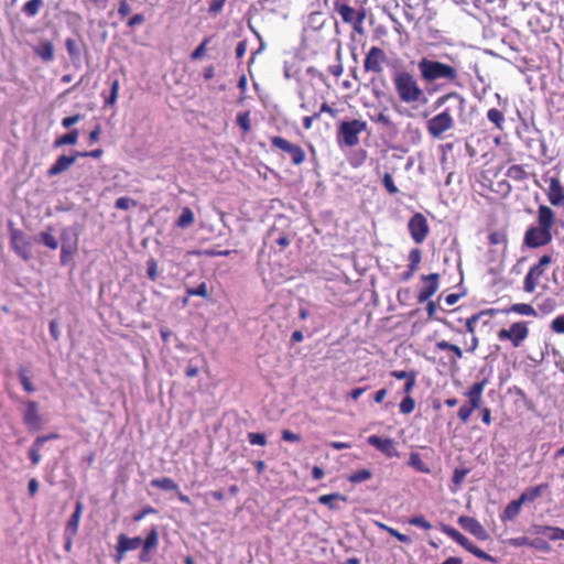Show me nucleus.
I'll return each mask as SVG.
<instances>
[{
    "label": "nucleus",
    "instance_id": "nucleus-1",
    "mask_svg": "<svg viewBox=\"0 0 564 564\" xmlns=\"http://www.w3.org/2000/svg\"><path fill=\"white\" fill-rule=\"evenodd\" d=\"M421 80L429 87L433 86V91L442 87L463 86L459 70L456 66L449 65L437 59L422 57L417 62Z\"/></svg>",
    "mask_w": 564,
    "mask_h": 564
},
{
    "label": "nucleus",
    "instance_id": "nucleus-2",
    "mask_svg": "<svg viewBox=\"0 0 564 564\" xmlns=\"http://www.w3.org/2000/svg\"><path fill=\"white\" fill-rule=\"evenodd\" d=\"M391 82L398 99L405 105L425 104L424 89L419 79L409 70L395 68L391 72Z\"/></svg>",
    "mask_w": 564,
    "mask_h": 564
},
{
    "label": "nucleus",
    "instance_id": "nucleus-3",
    "mask_svg": "<svg viewBox=\"0 0 564 564\" xmlns=\"http://www.w3.org/2000/svg\"><path fill=\"white\" fill-rule=\"evenodd\" d=\"M367 130V122L362 120L344 121L338 128V141L352 148L359 143V134Z\"/></svg>",
    "mask_w": 564,
    "mask_h": 564
},
{
    "label": "nucleus",
    "instance_id": "nucleus-4",
    "mask_svg": "<svg viewBox=\"0 0 564 564\" xmlns=\"http://www.w3.org/2000/svg\"><path fill=\"white\" fill-rule=\"evenodd\" d=\"M455 120L449 111V108H446L442 112L435 115L426 122V130L434 139H442L444 133L454 128Z\"/></svg>",
    "mask_w": 564,
    "mask_h": 564
},
{
    "label": "nucleus",
    "instance_id": "nucleus-5",
    "mask_svg": "<svg viewBox=\"0 0 564 564\" xmlns=\"http://www.w3.org/2000/svg\"><path fill=\"white\" fill-rule=\"evenodd\" d=\"M442 532L452 538L456 543L462 545L465 550L474 554L476 557L489 562H494L491 555L487 554L485 551L480 550L476 545H474L465 535H463L458 530L449 527L442 525Z\"/></svg>",
    "mask_w": 564,
    "mask_h": 564
},
{
    "label": "nucleus",
    "instance_id": "nucleus-6",
    "mask_svg": "<svg viewBox=\"0 0 564 564\" xmlns=\"http://www.w3.org/2000/svg\"><path fill=\"white\" fill-rule=\"evenodd\" d=\"M408 230L415 243H423L430 232L426 217L421 213L414 214L408 223Z\"/></svg>",
    "mask_w": 564,
    "mask_h": 564
},
{
    "label": "nucleus",
    "instance_id": "nucleus-7",
    "mask_svg": "<svg viewBox=\"0 0 564 564\" xmlns=\"http://www.w3.org/2000/svg\"><path fill=\"white\" fill-rule=\"evenodd\" d=\"M271 143L274 148L288 153L294 165H300L305 161V152L300 145L291 143L282 137H273Z\"/></svg>",
    "mask_w": 564,
    "mask_h": 564
},
{
    "label": "nucleus",
    "instance_id": "nucleus-8",
    "mask_svg": "<svg viewBox=\"0 0 564 564\" xmlns=\"http://www.w3.org/2000/svg\"><path fill=\"white\" fill-rule=\"evenodd\" d=\"M386 62L387 55L384 51L378 46H372L366 54L364 68L366 72L380 74L383 72Z\"/></svg>",
    "mask_w": 564,
    "mask_h": 564
},
{
    "label": "nucleus",
    "instance_id": "nucleus-9",
    "mask_svg": "<svg viewBox=\"0 0 564 564\" xmlns=\"http://www.w3.org/2000/svg\"><path fill=\"white\" fill-rule=\"evenodd\" d=\"M529 329L527 324L523 322L513 323L509 329H500L498 332L499 340H510L514 347H519L520 344L528 337Z\"/></svg>",
    "mask_w": 564,
    "mask_h": 564
},
{
    "label": "nucleus",
    "instance_id": "nucleus-10",
    "mask_svg": "<svg viewBox=\"0 0 564 564\" xmlns=\"http://www.w3.org/2000/svg\"><path fill=\"white\" fill-rule=\"evenodd\" d=\"M12 249L23 260L28 261L32 257L31 242L19 229H12L10 232Z\"/></svg>",
    "mask_w": 564,
    "mask_h": 564
},
{
    "label": "nucleus",
    "instance_id": "nucleus-11",
    "mask_svg": "<svg viewBox=\"0 0 564 564\" xmlns=\"http://www.w3.org/2000/svg\"><path fill=\"white\" fill-rule=\"evenodd\" d=\"M23 422L32 431L41 429L43 420L39 412V404L35 401L24 402Z\"/></svg>",
    "mask_w": 564,
    "mask_h": 564
},
{
    "label": "nucleus",
    "instance_id": "nucleus-12",
    "mask_svg": "<svg viewBox=\"0 0 564 564\" xmlns=\"http://www.w3.org/2000/svg\"><path fill=\"white\" fill-rule=\"evenodd\" d=\"M551 239V231L540 226L529 228L524 236V242L531 248L544 246L549 243Z\"/></svg>",
    "mask_w": 564,
    "mask_h": 564
},
{
    "label": "nucleus",
    "instance_id": "nucleus-13",
    "mask_svg": "<svg viewBox=\"0 0 564 564\" xmlns=\"http://www.w3.org/2000/svg\"><path fill=\"white\" fill-rule=\"evenodd\" d=\"M368 444L376 447L387 457H399L395 442L392 438H383L377 435H370L367 440Z\"/></svg>",
    "mask_w": 564,
    "mask_h": 564
},
{
    "label": "nucleus",
    "instance_id": "nucleus-14",
    "mask_svg": "<svg viewBox=\"0 0 564 564\" xmlns=\"http://www.w3.org/2000/svg\"><path fill=\"white\" fill-rule=\"evenodd\" d=\"M438 278L437 273H431L429 275H422L424 285L421 288L417 294L419 303L427 302L438 290Z\"/></svg>",
    "mask_w": 564,
    "mask_h": 564
},
{
    "label": "nucleus",
    "instance_id": "nucleus-15",
    "mask_svg": "<svg viewBox=\"0 0 564 564\" xmlns=\"http://www.w3.org/2000/svg\"><path fill=\"white\" fill-rule=\"evenodd\" d=\"M458 524L467 532L473 534L478 540H487L488 533L481 523L475 518L468 516H460L458 518Z\"/></svg>",
    "mask_w": 564,
    "mask_h": 564
},
{
    "label": "nucleus",
    "instance_id": "nucleus-16",
    "mask_svg": "<svg viewBox=\"0 0 564 564\" xmlns=\"http://www.w3.org/2000/svg\"><path fill=\"white\" fill-rule=\"evenodd\" d=\"M547 198L553 206H564V187L556 177L549 180Z\"/></svg>",
    "mask_w": 564,
    "mask_h": 564
},
{
    "label": "nucleus",
    "instance_id": "nucleus-17",
    "mask_svg": "<svg viewBox=\"0 0 564 564\" xmlns=\"http://www.w3.org/2000/svg\"><path fill=\"white\" fill-rule=\"evenodd\" d=\"M487 384V380H482L480 382H476L471 386V388L465 393V395L468 398V408H470L473 411L480 408L482 402V392Z\"/></svg>",
    "mask_w": 564,
    "mask_h": 564
},
{
    "label": "nucleus",
    "instance_id": "nucleus-18",
    "mask_svg": "<svg viewBox=\"0 0 564 564\" xmlns=\"http://www.w3.org/2000/svg\"><path fill=\"white\" fill-rule=\"evenodd\" d=\"M77 153L72 156L61 155L55 163L48 169V176H56L65 171H67L77 160Z\"/></svg>",
    "mask_w": 564,
    "mask_h": 564
},
{
    "label": "nucleus",
    "instance_id": "nucleus-19",
    "mask_svg": "<svg viewBox=\"0 0 564 564\" xmlns=\"http://www.w3.org/2000/svg\"><path fill=\"white\" fill-rule=\"evenodd\" d=\"M83 512V505L82 502H77L75 506V510L72 513L70 518L68 519L65 529H64V535H75L78 532L79 522L82 518Z\"/></svg>",
    "mask_w": 564,
    "mask_h": 564
},
{
    "label": "nucleus",
    "instance_id": "nucleus-20",
    "mask_svg": "<svg viewBox=\"0 0 564 564\" xmlns=\"http://www.w3.org/2000/svg\"><path fill=\"white\" fill-rule=\"evenodd\" d=\"M335 11L340 15L341 20L347 23L351 24L356 21V19L359 17L361 11L355 10L352 7L348 6L347 3L336 2Z\"/></svg>",
    "mask_w": 564,
    "mask_h": 564
},
{
    "label": "nucleus",
    "instance_id": "nucleus-21",
    "mask_svg": "<svg viewBox=\"0 0 564 564\" xmlns=\"http://www.w3.org/2000/svg\"><path fill=\"white\" fill-rule=\"evenodd\" d=\"M421 259L422 254L420 249L415 248L410 251L408 271L402 276L403 281H408L412 278L413 273L417 270Z\"/></svg>",
    "mask_w": 564,
    "mask_h": 564
},
{
    "label": "nucleus",
    "instance_id": "nucleus-22",
    "mask_svg": "<svg viewBox=\"0 0 564 564\" xmlns=\"http://www.w3.org/2000/svg\"><path fill=\"white\" fill-rule=\"evenodd\" d=\"M117 544H119V546L128 553V552L134 551L141 546L142 538L141 536L130 538L126 534H119L118 539H117Z\"/></svg>",
    "mask_w": 564,
    "mask_h": 564
},
{
    "label": "nucleus",
    "instance_id": "nucleus-23",
    "mask_svg": "<svg viewBox=\"0 0 564 564\" xmlns=\"http://www.w3.org/2000/svg\"><path fill=\"white\" fill-rule=\"evenodd\" d=\"M539 226L551 231L554 223V213L547 206H540L538 209Z\"/></svg>",
    "mask_w": 564,
    "mask_h": 564
},
{
    "label": "nucleus",
    "instance_id": "nucleus-24",
    "mask_svg": "<svg viewBox=\"0 0 564 564\" xmlns=\"http://www.w3.org/2000/svg\"><path fill=\"white\" fill-rule=\"evenodd\" d=\"M522 506V501L519 499L510 501L501 514V520L506 522L516 519L519 516Z\"/></svg>",
    "mask_w": 564,
    "mask_h": 564
},
{
    "label": "nucleus",
    "instance_id": "nucleus-25",
    "mask_svg": "<svg viewBox=\"0 0 564 564\" xmlns=\"http://www.w3.org/2000/svg\"><path fill=\"white\" fill-rule=\"evenodd\" d=\"M195 221V215L189 207H183L181 215L175 220V226L181 229L188 228Z\"/></svg>",
    "mask_w": 564,
    "mask_h": 564
},
{
    "label": "nucleus",
    "instance_id": "nucleus-26",
    "mask_svg": "<svg viewBox=\"0 0 564 564\" xmlns=\"http://www.w3.org/2000/svg\"><path fill=\"white\" fill-rule=\"evenodd\" d=\"M337 501L346 502L347 498L346 496H343L341 494H330V495H323L318 497V502L321 505L327 506L329 509L336 510L339 509V506L336 505Z\"/></svg>",
    "mask_w": 564,
    "mask_h": 564
},
{
    "label": "nucleus",
    "instance_id": "nucleus-27",
    "mask_svg": "<svg viewBox=\"0 0 564 564\" xmlns=\"http://www.w3.org/2000/svg\"><path fill=\"white\" fill-rule=\"evenodd\" d=\"M34 51L44 62H51L54 58V47L48 41L41 42Z\"/></svg>",
    "mask_w": 564,
    "mask_h": 564
},
{
    "label": "nucleus",
    "instance_id": "nucleus-28",
    "mask_svg": "<svg viewBox=\"0 0 564 564\" xmlns=\"http://www.w3.org/2000/svg\"><path fill=\"white\" fill-rule=\"evenodd\" d=\"M150 485L165 491H178V485L170 477L152 479Z\"/></svg>",
    "mask_w": 564,
    "mask_h": 564
},
{
    "label": "nucleus",
    "instance_id": "nucleus-29",
    "mask_svg": "<svg viewBox=\"0 0 564 564\" xmlns=\"http://www.w3.org/2000/svg\"><path fill=\"white\" fill-rule=\"evenodd\" d=\"M545 488H546V485H544V484L529 488L528 490H525L524 492L521 494V496L519 497V500L522 501V505H524L525 502H532L542 495V492Z\"/></svg>",
    "mask_w": 564,
    "mask_h": 564
},
{
    "label": "nucleus",
    "instance_id": "nucleus-30",
    "mask_svg": "<svg viewBox=\"0 0 564 564\" xmlns=\"http://www.w3.org/2000/svg\"><path fill=\"white\" fill-rule=\"evenodd\" d=\"M78 137H79L78 129H73L68 133L57 138L54 141V147L59 148L63 145H74L77 143Z\"/></svg>",
    "mask_w": 564,
    "mask_h": 564
},
{
    "label": "nucleus",
    "instance_id": "nucleus-31",
    "mask_svg": "<svg viewBox=\"0 0 564 564\" xmlns=\"http://www.w3.org/2000/svg\"><path fill=\"white\" fill-rule=\"evenodd\" d=\"M159 545V532L155 525L151 528L144 540H142L141 546L147 550L154 551Z\"/></svg>",
    "mask_w": 564,
    "mask_h": 564
},
{
    "label": "nucleus",
    "instance_id": "nucleus-32",
    "mask_svg": "<svg viewBox=\"0 0 564 564\" xmlns=\"http://www.w3.org/2000/svg\"><path fill=\"white\" fill-rule=\"evenodd\" d=\"M541 275L538 269H530L524 278L523 288L525 292H533L536 288L538 280Z\"/></svg>",
    "mask_w": 564,
    "mask_h": 564
},
{
    "label": "nucleus",
    "instance_id": "nucleus-33",
    "mask_svg": "<svg viewBox=\"0 0 564 564\" xmlns=\"http://www.w3.org/2000/svg\"><path fill=\"white\" fill-rule=\"evenodd\" d=\"M409 465L414 468L415 470L423 473V474H430L431 469L427 466L426 463H424L421 458V455L419 453H411L409 458Z\"/></svg>",
    "mask_w": 564,
    "mask_h": 564
},
{
    "label": "nucleus",
    "instance_id": "nucleus-34",
    "mask_svg": "<svg viewBox=\"0 0 564 564\" xmlns=\"http://www.w3.org/2000/svg\"><path fill=\"white\" fill-rule=\"evenodd\" d=\"M65 232L62 235V247H61V263L66 264L68 258L73 257V254L76 251V245L75 243H68L65 238Z\"/></svg>",
    "mask_w": 564,
    "mask_h": 564
},
{
    "label": "nucleus",
    "instance_id": "nucleus-35",
    "mask_svg": "<svg viewBox=\"0 0 564 564\" xmlns=\"http://www.w3.org/2000/svg\"><path fill=\"white\" fill-rule=\"evenodd\" d=\"M436 348L438 350H451L454 354V358L451 359L452 362H456V359H460L463 357V350L454 344H451L446 340H440L436 343Z\"/></svg>",
    "mask_w": 564,
    "mask_h": 564
},
{
    "label": "nucleus",
    "instance_id": "nucleus-36",
    "mask_svg": "<svg viewBox=\"0 0 564 564\" xmlns=\"http://www.w3.org/2000/svg\"><path fill=\"white\" fill-rule=\"evenodd\" d=\"M507 312H512L524 316H534L536 314L535 310L530 304L525 303L513 304L509 310H507Z\"/></svg>",
    "mask_w": 564,
    "mask_h": 564
},
{
    "label": "nucleus",
    "instance_id": "nucleus-37",
    "mask_svg": "<svg viewBox=\"0 0 564 564\" xmlns=\"http://www.w3.org/2000/svg\"><path fill=\"white\" fill-rule=\"evenodd\" d=\"M487 119L492 122L496 128L502 129V124L505 122L503 113L497 108H490L487 111Z\"/></svg>",
    "mask_w": 564,
    "mask_h": 564
},
{
    "label": "nucleus",
    "instance_id": "nucleus-38",
    "mask_svg": "<svg viewBox=\"0 0 564 564\" xmlns=\"http://www.w3.org/2000/svg\"><path fill=\"white\" fill-rule=\"evenodd\" d=\"M372 474L369 469H360L348 476V481L351 484H361L371 478Z\"/></svg>",
    "mask_w": 564,
    "mask_h": 564
},
{
    "label": "nucleus",
    "instance_id": "nucleus-39",
    "mask_svg": "<svg viewBox=\"0 0 564 564\" xmlns=\"http://www.w3.org/2000/svg\"><path fill=\"white\" fill-rule=\"evenodd\" d=\"M42 4H43V0H30L26 3H24L22 10L26 15L35 17L39 13Z\"/></svg>",
    "mask_w": 564,
    "mask_h": 564
},
{
    "label": "nucleus",
    "instance_id": "nucleus-40",
    "mask_svg": "<svg viewBox=\"0 0 564 564\" xmlns=\"http://www.w3.org/2000/svg\"><path fill=\"white\" fill-rule=\"evenodd\" d=\"M379 527L382 530L387 531L390 535L394 536L399 542H402V543H405V544H410L412 542L411 539L408 535L399 532L398 530H395V529H393L391 527H388V525L382 524V523H380Z\"/></svg>",
    "mask_w": 564,
    "mask_h": 564
},
{
    "label": "nucleus",
    "instance_id": "nucleus-41",
    "mask_svg": "<svg viewBox=\"0 0 564 564\" xmlns=\"http://www.w3.org/2000/svg\"><path fill=\"white\" fill-rule=\"evenodd\" d=\"M40 239H41V242L44 246H46L47 248H50L52 250H55L58 247L57 239L52 234H50L48 231L41 232L40 234Z\"/></svg>",
    "mask_w": 564,
    "mask_h": 564
},
{
    "label": "nucleus",
    "instance_id": "nucleus-42",
    "mask_svg": "<svg viewBox=\"0 0 564 564\" xmlns=\"http://www.w3.org/2000/svg\"><path fill=\"white\" fill-rule=\"evenodd\" d=\"M19 379H20V382H21L23 389L26 392L32 393V392L35 391V387L33 386V383L31 382L30 378L28 377L26 369H20L19 370Z\"/></svg>",
    "mask_w": 564,
    "mask_h": 564
},
{
    "label": "nucleus",
    "instance_id": "nucleus-43",
    "mask_svg": "<svg viewBox=\"0 0 564 564\" xmlns=\"http://www.w3.org/2000/svg\"><path fill=\"white\" fill-rule=\"evenodd\" d=\"M209 41L210 37L204 39V41L192 52L191 58L193 61L199 59L205 55Z\"/></svg>",
    "mask_w": 564,
    "mask_h": 564
},
{
    "label": "nucleus",
    "instance_id": "nucleus-44",
    "mask_svg": "<svg viewBox=\"0 0 564 564\" xmlns=\"http://www.w3.org/2000/svg\"><path fill=\"white\" fill-rule=\"evenodd\" d=\"M415 408V401L412 397L406 395L400 403V411L403 414H410Z\"/></svg>",
    "mask_w": 564,
    "mask_h": 564
},
{
    "label": "nucleus",
    "instance_id": "nucleus-45",
    "mask_svg": "<svg viewBox=\"0 0 564 564\" xmlns=\"http://www.w3.org/2000/svg\"><path fill=\"white\" fill-rule=\"evenodd\" d=\"M409 524L421 528L423 530H430L431 523L423 516H415L409 519Z\"/></svg>",
    "mask_w": 564,
    "mask_h": 564
},
{
    "label": "nucleus",
    "instance_id": "nucleus-46",
    "mask_svg": "<svg viewBox=\"0 0 564 564\" xmlns=\"http://www.w3.org/2000/svg\"><path fill=\"white\" fill-rule=\"evenodd\" d=\"M448 99H456V100L458 101V109H459L460 111H463V110H464V108H465V99H464L459 94H457V93H449V94H447V95H445V96L441 97V98L437 100V102H438V104H443V102H445V101H446V100H448Z\"/></svg>",
    "mask_w": 564,
    "mask_h": 564
},
{
    "label": "nucleus",
    "instance_id": "nucleus-47",
    "mask_svg": "<svg viewBox=\"0 0 564 564\" xmlns=\"http://www.w3.org/2000/svg\"><path fill=\"white\" fill-rule=\"evenodd\" d=\"M187 294L191 296H202V297L207 299L208 297L207 284L205 282H203L195 289H187Z\"/></svg>",
    "mask_w": 564,
    "mask_h": 564
},
{
    "label": "nucleus",
    "instance_id": "nucleus-48",
    "mask_svg": "<svg viewBox=\"0 0 564 564\" xmlns=\"http://www.w3.org/2000/svg\"><path fill=\"white\" fill-rule=\"evenodd\" d=\"M237 123L245 132H248L251 129L249 112L239 113L237 116Z\"/></svg>",
    "mask_w": 564,
    "mask_h": 564
},
{
    "label": "nucleus",
    "instance_id": "nucleus-49",
    "mask_svg": "<svg viewBox=\"0 0 564 564\" xmlns=\"http://www.w3.org/2000/svg\"><path fill=\"white\" fill-rule=\"evenodd\" d=\"M248 441L251 445L264 446L267 444V437L262 433H249Z\"/></svg>",
    "mask_w": 564,
    "mask_h": 564
},
{
    "label": "nucleus",
    "instance_id": "nucleus-50",
    "mask_svg": "<svg viewBox=\"0 0 564 564\" xmlns=\"http://www.w3.org/2000/svg\"><path fill=\"white\" fill-rule=\"evenodd\" d=\"M65 46L67 50V53L70 57H78L80 55V50L76 44V41L73 39H67L65 42Z\"/></svg>",
    "mask_w": 564,
    "mask_h": 564
},
{
    "label": "nucleus",
    "instance_id": "nucleus-51",
    "mask_svg": "<svg viewBox=\"0 0 564 564\" xmlns=\"http://www.w3.org/2000/svg\"><path fill=\"white\" fill-rule=\"evenodd\" d=\"M383 186L390 194H397L399 192L395 186L392 176L389 173H386L382 178Z\"/></svg>",
    "mask_w": 564,
    "mask_h": 564
},
{
    "label": "nucleus",
    "instance_id": "nucleus-52",
    "mask_svg": "<svg viewBox=\"0 0 564 564\" xmlns=\"http://www.w3.org/2000/svg\"><path fill=\"white\" fill-rule=\"evenodd\" d=\"M116 208L128 210L130 207L135 206V202L129 197H119L115 203Z\"/></svg>",
    "mask_w": 564,
    "mask_h": 564
},
{
    "label": "nucleus",
    "instance_id": "nucleus-53",
    "mask_svg": "<svg viewBox=\"0 0 564 564\" xmlns=\"http://www.w3.org/2000/svg\"><path fill=\"white\" fill-rule=\"evenodd\" d=\"M469 473L468 469H458L456 468L453 474V482L456 487L460 486L462 482L465 480L467 474Z\"/></svg>",
    "mask_w": 564,
    "mask_h": 564
},
{
    "label": "nucleus",
    "instance_id": "nucleus-54",
    "mask_svg": "<svg viewBox=\"0 0 564 564\" xmlns=\"http://www.w3.org/2000/svg\"><path fill=\"white\" fill-rule=\"evenodd\" d=\"M147 273L151 281H155L158 278V264L154 259H150L147 262Z\"/></svg>",
    "mask_w": 564,
    "mask_h": 564
},
{
    "label": "nucleus",
    "instance_id": "nucleus-55",
    "mask_svg": "<svg viewBox=\"0 0 564 564\" xmlns=\"http://www.w3.org/2000/svg\"><path fill=\"white\" fill-rule=\"evenodd\" d=\"M82 118L83 116L80 113H76L74 116L63 118L61 123L63 128L70 129L74 124L79 122Z\"/></svg>",
    "mask_w": 564,
    "mask_h": 564
},
{
    "label": "nucleus",
    "instance_id": "nucleus-56",
    "mask_svg": "<svg viewBox=\"0 0 564 564\" xmlns=\"http://www.w3.org/2000/svg\"><path fill=\"white\" fill-rule=\"evenodd\" d=\"M552 529H558V528L550 527V525H539V524L532 527V530L535 534L546 535L550 540L553 534V532L551 531Z\"/></svg>",
    "mask_w": 564,
    "mask_h": 564
},
{
    "label": "nucleus",
    "instance_id": "nucleus-57",
    "mask_svg": "<svg viewBox=\"0 0 564 564\" xmlns=\"http://www.w3.org/2000/svg\"><path fill=\"white\" fill-rule=\"evenodd\" d=\"M365 18H366L365 12H360V14L356 19V21L351 23L354 31L360 35H362L365 33V29H364Z\"/></svg>",
    "mask_w": 564,
    "mask_h": 564
},
{
    "label": "nucleus",
    "instance_id": "nucleus-58",
    "mask_svg": "<svg viewBox=\"0 0 564 564\" xmlns=\"http://www.w3.org/2000/svg\"><path fill=\"white\" fill-rule=\"evenodd\" d=\"M530 547H533V549H536V550H540L543 552H549L551 549L550 544L542 539L531 540Z\"/></svg>",
    "mask_w": 564,
    "mask_h": 564
},
{
    "label": "nucleus",
    "instance_id": "nucleus-59",
    "mask_svg": "<svg viewBox=\"0 0 564 564\" xmlns=\"http://www.w3.org/2000/svg\"><path fill=\"white\" fill-rule=\"evenodd\" d=\"M508 176L514 180H521L524 175V171L519 165H512L508 169Z\"/></svg>",
    "mask_w": 564,
    "mask_h": 564
},
{
    "label": "nucleus",
    "instance_id": "nucleus-60",
    "mask_svg": "<svg viewBox=\"0 0 564 564\" xmlns=\"http://www.w3.org/2000/svg\"><path fill=\"white\" fill-rule=\"evenodd\" d=\"M391 376L398 380L408 381L411 376H416L415 371L393 370Z\"/></svg>",
    "mask_w": 564,
    "mask_h": 564
},
{
    "label": "nucleus",
    "instance_id": "nucleus-61",
    "mask_svg": "<svg viewBox=\"0 0 564 564\" xmlns=\"http://www.w3.org/2000/svg\"><path fill=\"white\" fill-rule=\"evenodd\" d=\"M552 329L555 333H564V314L555 317L552 322Z\"/></svg>",
    "mask_w": 564,
    "mask_h": 564
},
{
    "label": "nucleus",
    "instance_id": "nucleus-62",
    "mask_svg": "<svg viewBox=\"0 0 564 564\" xmlns=\"http://www.w3.org/2000/svg\"><path fill=\"white\" fill-rule=\"evenodd\" d=\"M473 412L474 411L470 408H468L467 405H462L457 412V415L463 423H466V422H468Z\"/></svg>",
    "mask_w": 564,
    "mask_h": 564
},
{
    "label": "nucleus",
    "instance_id": "nucleus-63",
    "mask_svg": "<svg viewBox=\"0 0 564 564\" xmlns=\"http://www.w3.org/2000/svg\"><path fill=\"white\" fill-rule=\"evenodd\" d=\"M551 263V257L550 256H543L540 258L539 262L533 265L531 269H538L539 274L542 275L544 268Z\"/></svg>",
    "mask_w": 564,
    "mask_h": 564
},
{
    "label": "nucleus",
    "instance_id": "nucleus-64",
    "mask_svg": "<svg viewBox=\"0 0 564 564\" xmlns=\"http://www.w3.org/2000/svg\"><path fill=\"white\" fill-rule=\"evenodd\" d=\"M224 4H225V0H212L209 3V8H208L209 13H212V14L219 13L223 10Z\"/></svg>",
    "mask_w": 564,
    "mask_h": 564
}]
</instances>
